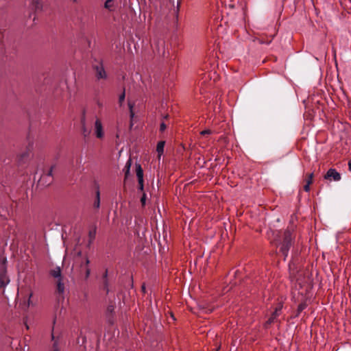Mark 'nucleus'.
Listing matches in <instances>:
<instances>
[{"label": "nucleus", "mask_w": 351, "mask_h": 351, "mask_svg": "<svg viewBox=\"0 0 351 351\" xmlns=\"http://www.w3.org/2000/svg\"><path fill=\"white\" fill-rule=\"evenodd\" d=\"M282 237V241L280 240L279 241H278L277 245H280V251L282 252V255L285 258L287 257L289 248L291 245V232L289 230H286L283 232Z\"/></svg>", "instance_id": "nucleus-1"}, {"label": "nucleus", "mask_w": 351, "mask_h": 351, "mask_svg": "<svg viewBox=\"0 0 351 351\" xmlns=\"http://www.w3.org/2000/svg\"><path fill=\"white\" fill-rule=\"evenodd\" d=\"M6 258L0 256V287L5 288L10 283V278L7 274Z\"/></svg>", "instance_id": "nucleus-2"}, {"label": "nucleus", "mask_w": 351, "mask_h": 351, "mask_svg": "<svg viewBox=\"0 0 351 351\" xmlns=\"http://www.w3.org/2000/svg\"><path fill=\"white\" fill-rule=\"evenodd\" d=\"M52 171L53 167H51L46 173H44L41 176L40 178L38 180V184L40 186H49L51 183H52L53 180Z\"/></svg>", "instance_id": "nucleus-3"}, {"label": "nucleus", "mask_w": 351, "mask_h": 351, "mask_svg": "<svg viewBox=\"0 0 351 351\" xmlns=\"http://www.w3.org/2000/svg\"><path fill=\"white\" fill-rule=\"evenodd\" d=\"M94 134L99 139H102L104 136V127L101 121L97 118L94 123Z\"/></svg>", "instance_id": "nucleus-4"}, {"label": "nucleus", "mask_w": 351, "mask_h": 351, "mask_svg": "<svg viewBox=\"0 0 351 351\" xmlns=\"http://www.w3.org/2000/svg\"><path fill=\"white\" fill-rule=\"evenodd\" d=\"M324 178L326 180L338 182L341 180V174L339 172H337L336 169H329L326 174L324 176Z\"/></svg>", "instance_id": "nucleus-5"}, {"label": "nucleus", "mask_w": 351, "mask_h": 351, "mask_svg": "<svg viewBox=\"0 0 351 351\" xmlns=\"http://www.w3.org/2000/svg\"><path fill=\"white\" fill-rule=\"evenodd\" d=\"M94 69L96 72V77L97 79H106L107 77L106 73L101 63H97L94 65Z\"/></svg>", "instance_id": "nucleus-6"}, {"label": "nucleus", "mask_w": 351, "mask_h": 351, "mask_svg": "<svg viewBox=\"0 0 351 351\" xmlns=\"http://www.w3.org/2000/svg\"><path fill=\"white\" fill-rule=\"evenodd\" d=\"M117 7L116 0H106L104 3V8L110 12H113Z\"/></svg>", "instance_id": "nucleus-7"}, {"label": "nucleus", "mask_w": 351, "mask_h": 351, "mask_svg": "<svg viewBox=\"0 0 351 351\" xmlns=\"http://www.w3.org/2000/svg\"><path fill=\"white\" fill-rule=\"evenodd\" d=\"M50 274L54 278H56L58 280L62 279L61 269L60 267H56L53 269H51Z\"/></svg>", "instance_id": "nucleus-8"}, {"label": "nucleus", "mask_w": 351, "mask_h": 351, "mask_svg": "<svg viewBox=\"0 0 351 351\" xmlns=\"http://www.w3.org/2000/svg\"><path fill=\"white\" fill-rule=\"evenodd\" d=\"M165 144V142L162 141H159L157 144L156 152L158 153V159L160 158L161 156L162 155V154L164 152Z\"/></svg>", "instance_id": "nucleus-9"}, {"label": "nucleus", "mask_w": 351, "mask_h": 351, "mask_svg": "<svg viewBox=\"0 0 351 351\" xmlns=\"http://www.w3.org/2000/svg\"><path fill=\"white\" fill-rule=\"evenodd\" d=\"M56 291L59 295H63L64 293V285L62 282V279L57 280Z\"/></svg>", "instance_id": "nucleus-10"}, {"label": "nucleus", "mask_w": 351, "mask_h": 351, "mask_svg": "<svg viewBox=\"0 0 351 351\" xmlns=\"http://www.w3.org/2000/svg\"><path fill=\"white\" fill-rule=\"evenodd\" d=\"M136 176L138 184L142 185V182H143V171L140 165L136 167Z\"/></svg>", "instance_id": "nucleus-11"}, {"label": "nucleus", "mask_w": 351, "mask_h": 351, "mask_svg": "<svg viewBox=\"0 0 351 351\" xmlns=\"http://www.w3.org/2000/svg\"><path fill=\"white\" fill-rule=\"evenodd\" d=\"M94 208L98 209L100 206V192L99 189L96 191V197L93 204Z\"/></svg>", "instance_id": "nucleus-12"}, {"label": "nucleus", "mask_w": 351, "mask_h": 351, "mask_svg": "<svg viewBox=\"0 0 351 351\" xmlns=\"http://www.w3.org/2000/svg\"><path fill=\"white\" fill-rule=\"evenodd\" d=\"M131 164H132V161H131V159L130 158L126 164H125V166L123 169V171H125V177H127L130 173V167H131Z\"/></svg>", "instance_id": "nucleus-13"}, {"label": "nucleus", "mask_w": 351, "mask_h": 351, "mask_svg": "<svg viewBox=\"0 0 351 351\" xmlns=\"http://www.w3.org/2000/svg\"><path fill=\"white\" fill-rule=\"evenodd\" d=\"M276 319H277V317H276V315H274L271 314V317L265 322V327L267 328L270 324H273L276 320Z\"/></svg>", "instance_id": "nucleus-14"}, {"label": "nucleus", "mask_w": 351, "mask_h": 351, "mask_svg": "<svg viewBox=\"0 0 351 351\" xmlns=\"http://www.w3.org/2000/svg\"><path fill=\"white\" fill-rule=\"evenodd\" d=\"M32 6L35 10L41 9V3L40 0H33Z\"/></svg>", "instance_id": "nucleus-15"}, {"label": "nucleus", "mask_w": 351, "mask_h": 351, "mask_svg": "<svg viewBox=\"0 0 351 351\" xmlns=\"http://www.w3.org/2000/svg\"><path fill=\"white\" fill-rule=\"evenodd\" d=\"M282 308V304H280L276 308V309H275L274 312L272 313V315H276V317H278L281 313Z\"/></svg>", "instance_id": "nucleus-16"}, {"label": "nucleus", "mask_w": 351, "mask_h": 351, "mask_svg": "<svg viewBox=\"0 0 351 351\" xmlns=\"http://www.w3.org/2000/svg\"><path fill=\"white\" fill-rule=\"evenodd\" d=\"M125 92L123 91L122 93V94L120 95L119 97V104L121 105L122 103L123 102L124 99H125Z\"/></svg>", "instance_id": "nucleus-17"}, {"label": "nucleus", "mask_w": 351, "mask_h": 351, "mask_svg": "<svg viewBox=\"0 0 351 351\" xmlns=\"http://www.w3.org/2000/svg\"><path fill=\"white\" fill-rule=\"evenodd\" d=\"M310 185L311 181H306V184L304 186V189L305 191L308 192L310 191Z\"/></svg>", "instance_id": "nucleus-18"}, {"label": "nucleus", "mask_w": 351, "mask_h": 351, "mask_svg": "<svg viewBox=\"0 0 351 351\" xmlns=\"http://www.w3.org/2000/svg\"><path fill=\"white\" fill-rule=\"evenodd\" d=\"M212 133V131L210 130H205L201 132L202 135H206V134H210Z\"/></svg>", "instance_id": "nucleus-19"}, {"label": "nucleus", "mask_w": 351, "mask_h": 351, "mask_svg": "<svg viewBox=\"0 0 351 351\" xmlns=\"http://www.w3.org/2000/svg\"><path fill=\"white\" fill-rule=\"evenodd\" d=\"M145 201H146V195L144 193L142 196V197L141 198V202L143 204V206H144L145 204Z\"/></svg>", "instance_id": "nucleus-20"}, {"label": "nucleus", "mask_w": 351, "mask_h": 351, "mask_svg": "<svg viewBox=\"0 0 351 351\" xmlns=\"http://www.w3.org/2000/svg\"><path fill=\"white\" fill-rule=\"evenodd\" d=\"M166 128H167V126H166L165 123H162L160 124V130L161 132H163V131H165V129H166Z\"/></svg>", "instance_id": "nucleus-21"}, {"label": "nucleus", "mask_w": 351, "mask_h": 351, "mask_svg": "<svg viewBox=\"0 0 351 351\" xmlns=\"http://www.w3.org/2000/svg\"><path fill=\"white\" fill-rule=\"evenodd\" d=\"M313 173H312L309 174L308 178L306 180V181H311V184L313 182Z\"/></svg>", "instance_id": "nucleus-22"}, {"label": "nucleus", "mask_w": 351, "mask_h": 351, "mask_svg": "<svg viewBox=\"0 0 351 351\" xmlns=\"http://www.w3.org/2000/svg\"><path fill=\"white\" fill-rule=\"evenodd\" d=\"M129 107L130 110V117L132 118L134 117V112L132 111V105L130 103H129Z\"/></svg>", "instance_id": "nucleus-23"}, {"label": "nucleus", "mask_w": 351, "mask_h": 351, "mask_svg": "<svg viewBox=\"0 0 351 351\" xmlns=\"http://www.w3.org/2000/svg\"><path fill=\"white\" fill-rule=\"evenodd\" d=\"M90 269L87 267L86 268V278L89 277V276H90Z\"/></svg>", "instance_id": "nucleus-24"}, {"label": "nucleus", "mask_w": 351, "mask_h": 351, "mask_svg": "<svg viewBox=\"0 0 351 351\" xmlns=\"http://www.w3.org/2000/svg\"><path fill=\"white\" fill-rule=\"evenodd\" d=\"M95 235V231H90L89 236L91 239H94Z\"/></svg>", "instance_id": "nucleus-25"}, {"label": "nucleus", "mask_w": 351, "mask_h": 351, "mask_svg": "<svg viewBox=\"0 0 351 351\" xmlns=\"http://www.w3.org/2000/svg\"><path fill=\"white\" fill-rule=\"evenodd\" d=\"M83 134H84V136H86L87 135H88L89 132L86 128H84Z\"/></svg>", "instance_id": "nucleus-26"}, {"label": "nucleus", "mask_w": 351, "mask_h": 351, "mask_svg": "<svg viewBox=\"0 0 351 351\" xmlns=\"http://www.w3.org/2000/svg\"><path fill=\"white\" fill-rule=\"evenodd\" d=\"M32 296V293H29V298H28V301H27V306H29V304H30V298Z\"/></svg>", "instance_id": "nucleus-27"}, {"label": "nucleus", "mask_w": 351, "mask_h": 351, "mask_svg": "<svg viewBox=\"0 0 351 351\" xmlns=\"http://www.w3.org/2000/svg\"><path fill=\"white\" fill-rule=\"evenodd\" d=\"M89 263H90V261H89L88 258H86V260H85V265H86V266H88Z\"/></svg>", "instance_id": "nucleus-28"}, {"label": "nucleus", "mask_w": 351, "mask_h": 351, "mask_svg": "<svg viewBox=\"0 0 351 351\" xmlns=\"http://www.w3.org/2000/svg\"><path fill=\"white\" fill-rule=\"evenodd\" d=\"M139 189L142 191H143V182H142V186L141 184H139Z\"/></svg>", "instance_id": "nucleus-29"}, {"label": "nucleus", "mask_w": 351, "mask_h": 351, "mask_svg": "<svg viewBox=\"0 0 351 351\" xmlns=\"http://www.w3.org/2000/svg\"><path fill=\"white\" fill-rule=\"evenodd\" d=\"M349 170L351 171V160L348 162Z\"/></svg>", "instance_id": "nucleus-30"}, {"label": "nucleus", "mask_w": 351, "mask_h": 351, "mask_svg": "<svg viewBox=\"0 0 351 351\" xmlns=\"http://www.w3.org/2000/svg\"><path fill=\"white\" fill-rule=\"evenodd\" d=\"M303 308H304V307H303V306H302V305H300V306H299V307H298V310H299V311H302Z\"/></svg>", "instance_id": "nucleus-31"}, {"label": "nucleus", "mask_w": 351, "mask_h": 351, "mask_svg": "<svg viewBox=\"0 0 351 351\" xmlns=\"http://www.w3.org/2000/svg\"><path fill=\"white\" fill-rule=\"evenodd\" d=\"M142 290H143V291H144V292H145V285H144L142 286Z\"/></svg>", "instance_id": "nucleus-32"}, {"label": "nucleus", "mask_w": 351, "mask_h": 351, "mask_svg": "<svg viewBox=\"0 0 351 351\" xmlns=\"http://www.w3.org/2000/svg\"><path fill=\"white\" fill-rule=\"evenodd\" d=\"M107 275H108V273H107V271L105 272V274H104V278H106L107 277Z\"/></svg>", "instance_id": "nucleus-33"}, {"label": "nucleus", "mask_w": 351, "mask_h": 351, "mask_svg": "<svg viewBox=\"0 0 351 351\" xmlns=\"http://www.w3.org/2000/svg\"><path fill=\"white\" fill-rule=\"evenodd\" d=\"M25 325H26V328H27V329H28V328H29V326H28L27 324H25Z\"/></svg>", "instance_id": "nucleus-34"}, {"label": "nucleus", "mask_w": 351, "mask_h": 351, "mask_svg": "<svg viewBox=\"0 0 351 351\" xmlns=\"http://www.w3.org/2000/svg\"><path fill=\"white\" fill-rule=\"evenodd\" d=\"M54 351H58V350H54Z\"/></svg>", "instance_id": "nucleus-35"}]
</instances>
